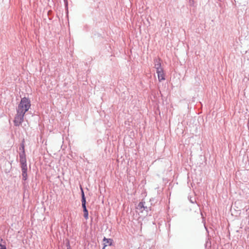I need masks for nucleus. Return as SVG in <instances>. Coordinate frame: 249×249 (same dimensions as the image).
I'll use <instances>...</instances> for the list:
<instances>
[{"mask_svg": "<svg viewBox=\"0 0 249 249\" xmlns=\"http://www.w3.org/2000/svg\"><path fill=\"white\" fill-rule=\"evenodd\" d=\"M154 61V68L156 69V71H161L163 69L161 67V60L160 58H155Z\"/></svg>", "mask_w": 249, "mask_h": 249, "instance_id": "7ed1b4c3", "label": "nucleus"}, {"mask_svg": "<svg viewBox=\"0 0 249 249\" xmlns=\"http://www.w3.org/2000/svg\"><path fill=\"white\" fill-rule=\"evenodd\" d=\"M145 204V202L143 201H142L139 203V204L138 205L137 209L141 210H142L143 207H144V205Z\"/></svg>", "mask_w": 249, "mask_h": 249, "instance_id": "0eeeda50", "label": "nucleus"}, {"mask_svg": "<svg viewBox=\"0 0 249 249\" xmlns=\"http://www.w3.org/2000/svg\"><path fill=\"white\" fill-rule=\"evenodd\" d=\"M156 72L158 74V77L159 81L160 82L165 79L164 74V72H163V69L161 70V71H158Z\"/></svg>", "mask_w": 249, "mask_h": 249, "instance_id": "20e7f679", "label": "nucleus"}, {"mask_svg": "<svg viewBox=\"0 0 249 249\" xmlns=\"http://www.w3.org/2000/svg\"><path fill=\"white\" fill-rule=\"evenodd\" d=\"M31 107L30 101L26 97L21 99L17 108V114L15 116L14 123L15 125L19 126L23 121L24 114Z\"/></svg>", "mask_w": 249, "mask_h": 249, "instance_id": "f257e3e1", "label": "nucleus"}, {"mask_svg": "<svg viewBox=\"0 0 249 249\" xmlns=\"http://www.w3.org/2000/svg\"><path fill=\"white\" fill-rule=\"evenodd\" d=\"M0 249H6L5 246L0 244Z\"/></svg>", "mask_w": 249, "mask_h": 249, "instance_id": "ddd939ff", "label": "nucleus"}, {"mask_svg": "<svg viewBox=\"0 0 249 249\" xmlns=\"http://www.w3.org/2000/svg\"><path fill=\"white\" fill-rule=\"evenodd\" d=\"M21 168L22 172H27V164H21Z\"/></svg>", "mask_w": 249, "mask_h": 249, "instance_id": "6e6552de", "label": "nucleus"}, {"mask_svg": "<svg viewBox=\"0 0 249 249\" xmlns=\"http://www.w3.org/2000/svg\"><path fill=\"white\" fill-rule=\"evenodd\" d=\"M20 164H26V158L19 159Z\"/></svg>", "mask_w": 249, "mask_h": 249, "instance_id": "9b49d317", "label": "nucleus"}, {"mask_svg": "<svg viewBox=\"0 0 249 249\" xmlns=\"http://www.w3.org/2000/svg\"><path fill=\"white\" fill-rule=\"evenodd\" d=\"M103 241L104 246L102 249H104L105 247L107 245L111 246L112 244V240L111 239H107L105 237H104Z\"/></svg>", "mask_w": 249, "mask_h": 249, "instance_id": "39448f33", "label": "nucleus"}, {"mask_svg": "<svg viewBox=\"0 0 249 249\" xmlns=\"http://www.w3.org/2000/svg\"><path fill=\"white\" fill-rule=\"evenodd\" d=\"M25 141L24 139H23L21 143L20 144V147H19V150L21 151V152H25V144H24Z\"/></svg>", "mask_w": 249, "mask_h": 249, "instance_id": "423d86ee", "label": "nucleus"}, {"mask_svg": "<svg viewBox=\"0 0 249 249\" xmlns=\"http://www.w3.org/2000/svg\"><path fill=\"white\" fill-rule=\"evenodd\" d=\"M81 192H82V200H81L82 207L83 209L84 217H85V218L86 219H88L89 218V213H88V211L87 209L86 205V197H85L84 193V191H83L82 188H81Z\"/></svg>", "mask_w": 249, "mask_h": 249, "instance_id": "f03ea898", "label": "nucleus"}, {"mask_svg": "<svg viewBox=\"0 0 249 249\" xmlns=\"http://www.w3.org/2000/svg\"><path fill=\"white\" fill-rule=\"evenodd\" d=\"M150 207H147L146 205H145V204L144 205V207H143V209L142 210V212L143 211H145L146 212H148L149 210H150Z\"/></svg>", "mask_w": 249, "mask_h": 249, "instance_id": "f8f14e48", "label": "nucleus"}, {"mask_svg": "<svg viewBox=\"0 0 249 249\" xmlns=\"http://www.w3.org/2000/svg\"><path fill=\"white\" fill-rule=\"evenodd\" d=\"M26 158V155L25 152H21L19 153V159Z\"/></svg>", "mask_w": 249, "mask_h": 249, "instance_id": "9d476101", "label": "nucleus"}, {"mask_svg": "<svg viewBox=\"0 0 249 249\" xmlns=\"http://www.w3.org/2000/svg\"><path fill=\"white\" fill-rule=\"evenodd\" d=\"M22 179L25 181L27 178V172H22Z\"/></svg>", "mask_w": 249, "mask_h": 249, "instance_id": "1a4fd4ad", "label": "nucleus"}]
</instances>
